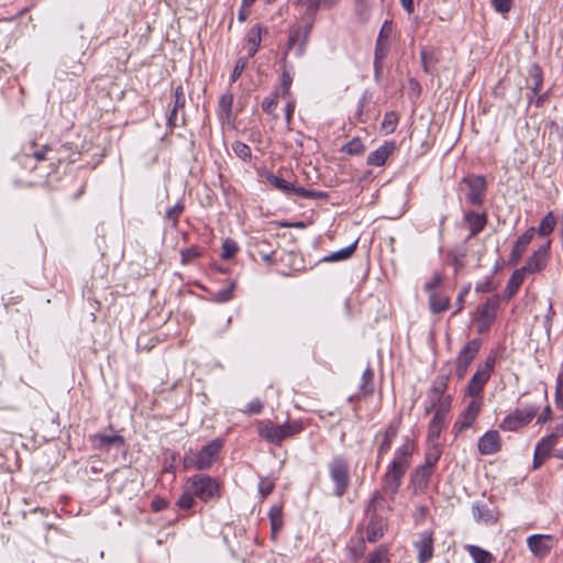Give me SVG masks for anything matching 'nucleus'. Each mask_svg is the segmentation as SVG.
I'll return each instance as SVG.
<instances>
[{
	"mask_svg": "<svg viewBox=\"0 0 563 563\" xmlns=\"http://www.w3.org/2000/svg\"><path fill=\"white\" fill-rule=\"evenodd\" d=\"M415 450V442L408 437H405L401 445L395 450L394 457L382 476V492H374L367 504L366 512L368 516L376 512L378 501L383 498L382 493L389 495V498L394 500L399 492L402 478L411 465Z\"/></svg>",
	"mask_w": 563,
	"mask_h": 563,
	"instance_id": "nucleus-1",
	"label": "nucleus"
},
{
	"mask_svg": "<svg viewBox=\"0 0 563 563\" xmlns=\"http://www.w3.org/2000/svg\"><path fill=\"white\" fill-rule=\"evenodd\" d=\"M303 428L300 420H287L283 424H275L265 419L260 420L256 424L258 435L274 445H280L284 440L301 433Z\"/></svg>",
	"mask_w": 563,
	"mask_h": 563,
	"instance_id": "nucleus-2",
	"label": "nucleus"
},
{
	"mask_svg": "<svg viewBox=\"0 0 563 563\" xmlns=\"http://www.w3.org/2000/svg\"><path fill=\"white\" fill-rule=\"evenodd\" d=\"M329 476L333 483V494L342 497L346 494L351 483L349 460L343 455H335L328 464Z\"/></svg>",
	"mask_w": 563,
	"mask_h": 563,
	"instance_id": "nucleus-3",
	"label": "nucleus"
},
{
	"mask_svg": "<svg viewBox=\"0 0 563 563\" xmlns=\"http://www.w3.org/2000/svg\"><path fill=\"white\" fill-rule=\"evenodd\" d=\"M187 485L196 498L203 503L221 497L220 483L209 475L195 474L187 479Z\"/></svg>",
	"mask_w": 563,
	"mask_h": 563,
	"instance_id": "nucleus-4",
	"label": "nucleus"
},
{
	"mask_svg": "<svg viewBox=\"0 0 563 563\" xmlns=\"http://www.w3.org/2000/svg\"><path fill=\"white\" fill-rule=\"evenodd\" d=\"M223 446V441L214 439L205 446L201 448L191 456L185 457V466L194 467L199 471L209 470L212 464L217 461L219 453Z\"/></svg>",
	"mask_w": 563,
	"mask_h": 563,
	"instance_id": "nucleus-5",
	"label": "nucleus"
},
{
	"mask_svg": "<svg viewBox=\"0 0 563 563\" xmlns=\"http://www.w3.org/2000/svg\"><path fill=\"white\" fill-rule=\"evenodd\" d=\"M266 180L274 188L279 190L286 196H299L307 199H328V194L324 191L309 190L300 186H296L294 183L288 181L273 173L266 175Z\"/></svg>",
	"mask_w": 563,
	"mask_h": 563,
	"instance_id": "nucleus-6",
	"label": "nucleus"
},
{
	"mask_svg": "<svg viewBox=\"0 0 563 563\" xmlns=\"http://www.w3.org/2000/svg\"><path fill=\"white\" fill-rule=\"evenodd\" d=\"M539 407L536 405H527L523 408L516 409L506 416L500 423V428L506 431H517L528 424L537 415Z\"/></svg>",
	"mask_w": 563,
	"mask_h": 563,
	"instance_id": "nucleus-7",
	"label": "nucleus"
},
{
	"mask_svg": "<svg viewBox=\"0 0 563 563\" xmlns=\"http://www.w3.org/2000/svg\"><path fill=\"white\" fill-rule=\"evenodd\" d=\"M449 377L450 372L448 371L445 373H440L432 382V386L427 393V405L424 408L426 415H429L432 409H434L449 396L445 394L448 389Z\"/></svg>",
	"mask_w": 563,
	"mask_h": 563,
	"instance_id": "nucleus-8",
	"label": "nucleus"
},
{
	"mask_svg": "<svg viewBox=\"0 0 563 563\" xmlns=\"http://www.w3.org/2000/svg\"><path fill=\"white\" fill-rule=\"evenodd\" d=\"M461 186L466 188V200L472 206H482L485 200L486 179L482 175L464 177Z\"/></svg>",
	"mask_w": 563,
	"mask_h": 563,
	"instance_id": "nucleus-9",
	"label": "nucleus"
},
{
	"mask_svg": "<svg viewBox=\"0 0 563 563\" xmlns=\"http://www.w3.org/2000/svg\"><path fill=\"white\" fill-rule=\"evenodd\" d=\"M494 365L495 357L488 356L485 362L477 367L467 385V393L470 396L475 397L483 391L485 384L488 382L494 371Z\"/></svg>",
	"mask_w": 563,
	"mask_h": 563,
	"instance_id": "nucleus-10",
	"label": "nucleus"
},
{
	"mask_svg": "<svg viewBox=\"0 0 563 563\" xmlns=\"http://www.w3.org/2000/svg\"><path fill=\"white\" fill-rule=\"evenodd\" d=\"M481 344L479 339H473L460 351L455 362V375L459 379L465 377L468 366L479 352Z\"/></svg>",
	"mask_w": 563,
	"mask_h": 563,
	"instance_id": "nucleus-11",
	"label": "nucleus"
},
{
	"mask_svg": "<svg viewBox=\"0 0 563 563\" xmlns=\"http://www.w3.org/2000/svg\"><path fill=\"white\" fill-rule=\"evenodd\" d=\"M400 427V419H395L388 423L385 429L379 430L375 434L377 441V461L379 464L384 455L390 450L394 440L396 439Z\"/></svg>",
	"mask_w": 563,
	"mask_h": 563,
	"instance_id": "nucleus-12",
	"label": "nucleus"
},
{
	"mask_svg": "<svg viewBox=\"0 0 563 563\" xmlns=\"http://www.w3.org/2000/svg\"><path fill=\"white\" fill-rule=\"evenodd\" d=\"M312 26L313 21L307 23L303 26H297L290 30L287 41V49L290 51L294 46H296L297 57H301L306 53Z\"/></svg>",
	"mask_w": 563,
	"mask_h": 563,
	"instance_id": "nucleus-13",
	"label": "nucleus"
},
{
	"mask_svg": "<svg viewBox=\"0 0 563 563\" xmlns=\"http://www.w3.org/2000/svg\"><path fill=\"white\" fill-rule=\"evenodd\" d=\"M481 407L482 402L477 399H473L468 402L453 424L452 432L455 437L473 426L481 412Z\"/></svg>",
	"mask_w": 563,
	"mask_h": 563,
	"instance_id": "nucleus-14",
	"label": "nucleus"
},
{
	"mask_svg": "<svg viewBox=\"0 0 563 563\" xmlns=\"http://www.w3.org/2000/svg\"><path fill=\"white\" fill-rule=\"evenodd\" d=\"M417 550L418 563H428L433 558L434 552V538L431 530L422 531L418 534L417 539L412 543Z\"/></svg>",
	"mask_w": 563,
	"mask_h": 563,
	"instance_id": "nucleus-15",
	"label": "nucleus"
},
{
	"mask_svg": "<svg viewBox=\"0 0 563 563\" xmlns=\"http://www.w3.org/2000/svg\"><path fill=\"white\" fill-rule=\"evenodd\" d=\"M528 549L537 558L547 556L553 547V537L550 534H532L527 539Z\"/></svg>",
	"mask_w": 563,
	"mask_h": 563,
	"instance_id": "nucleus-16",
	"label": "nucleus"
},
{
	"mask_svg": "<svg viewBox=\"0 0 563 563\" xmlns=\"http://www.w3.org/2000/svg\"><path fill=\"white\" fill-rule=\"evenodd\" d=\"M478 452L482 455H492L500 451L501 439L496 430L485 432L477 442Z\"/></svg>",
	"mask_w": 563,
	"mask_h": 563,
	"instance_id": "nucleus-17",
	"label": "nucleus"
},
{
	"mask_svg": "<svg viewBox=\"0 0 563 563\" xmlns=\"http://www.w3.org/2000/svg\"><path fill=\"white\" fill-rule=\"evenodd\" d=\"M550 249V242L545 245L540 246L527 261L526 265L520 267L525 269V273L534 274L542 271L548 263V254Z\"/></svg>",
	"mask_w": 563,
	"mask_h": 563,
	"instance_id": "nucleus-18",
	"label": "nucleus"
},
{
	"mask_svg": "<svg viewBox=\"0 0 563 563\" xmlns=\"http://www.w3.org/2000/svg\"><path fill=\"white\" fill-rule=\"evenodd\" d=\"M276 247L266 239H255L252 243V255L258 256L263 262L268 265L275 263Z\"/></svg>",
	"mask_w": 563,
	"mask_h": 563,
	"instance_id": "nucleus-19",
	"label": "nucleus"
},
{
	"mask_svg": "<svg viewBox=\"0 0 563 563\" xmlns=\"http://www.w3.org/2000/svg\"><path fill=\"white\" fill-rule=\"evenodd\" d=\"M186 104V96L184 92V88L181 86H177L174 91V104L168 118L169 126H179L185 125V117L181 115L178 118V111L183 110Z\"/></svg>",
	"mask_w": 563,
	"mask_h": 563,
	"instance_id": "nucleus-20",
	"label": "nucleus"
},
{
	"mask_svg": "<svg viewBox=\"0 0 563 563\" xmlns=\"http://www.w3.org/2000/svg\"><path fill=\"white\" fill-rule=\"evenodd\" d=\"M386 522L383 517L377 512H373L369 516V521L366 526V539L371 543L377 542L385 532Z\"/></svg>",
	"mask_w": 563,
	"mask_h": 563,
	"instance_id": "nucleus-21",
	"label": "nucleus"
},
{
	"mask_svg": "<svg viewBox=\"0 0 563 563\" xmlns=\"http://www.w3.org/2000/svg\"><path fill=\"white\" fill-rule=\"evenodd\" d=\"M395 148L396 145L394 142H384L379 147L368 154L366 163L371 166L380 167L386 163Z\"/></svg>",
	"mask_w": 563,
	"mask_h": 563,
	"instance_id": "nucleus-22",
	"label": "nucleus"
},
{
	"mask_svg": "<svg viewBox=\"0 0 563 563\" xmlns=\"http://www.w3.org/2000/svg\"><path fill=\"white\" fill-rule=\"evenodd\" d=\"M536 233V229L533 227L527 229L515 242L511 253H510V260L517 264L518 261L521 258V256L525 254L527 246L532 241Z\"/></svg>",
	"mask_w": 563,
	"mask_h": 563,
	"instance_id": "nucleus-23",
	"label": "nucleus"
},
{
	"mask_svg": "<svg viewBox=\"0 0 563 563\" xmlns=\"http://www.w3.org/2000/svg\"><path fill=\"white\" fill-rule=\"evenodd\" d=\"M464 221L467 223L470 229L468 238H473L481 233L487 224V213H477L475 211H466L464 213Z\"/></svg>",
	"mask_w": 563,
	"mask_h": 563,
	"instance_id": "nucleus-24",
	"label": "nucleus"
},
{
	"mask_svg": "<svg viewBox=\"0 0 563 563\" xmlns=\"http://www.w3.org/2000/svg\"><path fill=\"white\" fill-rule=\"evenodd\" d=\"M433 468L421 465L411 474L410 484L415 487L416 492L424 490L430 482Z\"/></svg>",
	"mask_w": 563,
	"mask_h": 563,
	"instance_id": "nucleus-25",
	"label": "nucleus"
},
{
	"mask_svg": "<svg viewBox=\"0 0 563 563\" xmlns=\"http://www.w3.org/2000/svg\"><path fill=\"white\" fill-rule=\"evenodd\" d=\"M500 306L499 295H494L486 299L485 303L478 309V319L495 321L497 310Z\"/></svg>",
	"mask_w": 563,
	"mask_h": 563,
	"instance_id": "nucleus-26",
	"label": "nucleus"
},
{
	"mask_svg": "<svg viewBox=\"0 0 563 563\" xmlns=\"http://www.w3.org/2000/svg\"><path fill=\"white\" fill-rule=\"evenodd\" d=\"M340 0H297L308 14H316L320 9L329 10L335 7Z\"/></svg>",
	"mask_w": 563,
	"mask_h": 563,
	"instance_id": "nucleus-27",
	"label": "nucleus"
},
{
	"mask_svg": "<svg viewBox=\"0 0 563 563\" xmlns=\"http://www.w3.org/2000/svg\"><path fill=\"white\" fill-rule=\"evenodd\" d=\"M473 518L477 522L485 525H493L496 521V517L489 507L484 503H475L472 506Z\"/></svg>",
	"mask_w": 563,
	"mask_h": 563,
	"instance_id": "nucleus-28",
	"label": "nucleus"
},
{
	"mask_svg": "<svg viewBox=\"0 0 563 563\" xmlns=\"http://www.w3.org/2000/svg\"><path fill=\"white\" fill-rule=\"evenodd\" d=\"M267 33V29L261 24H255L247 33L249 56L252 57L258 51L262 41V34Z\"/></svg>",
	"mask_w": 563,
	"mask_h": 563,
	"instance_id": "nucleus-29",
	"label": "nucleus"
},
{
	"mask_svg": "<svg viewBox=\"0 0 563 563\" xmlns=\"http://www.w3.org/2000/svg\"><path fill=\"white\" fill-rule=\"evenodd\" d=\"M529 81H530V90L533 96H537L543 85V75L542 69L538 64H533L528 73Z\"/></svg>",
	"mask_w": 563,
	"mask_h": 563,
	"instance_id": "nucleus-30",
	"label": "nucleus"
},
{
	"mask_svg": "<svg viewBox=\"0 0 563 563\" xmlns=\"http://www.w3.org/2000/svg\"><path fill=\"white\" fill-rule=\"evenodd\" d=\"M358 240H355L352 244L343 247L339 251L332 252L329 255L324 256L322 262H340L350 258L356 250Z\"/></svg>",
	"mask_w": 563,
	"mask_h": 563,
	"instance_id": "nucleus-31",
	"label": "nucleus"
},
{
	"mask_svg": "<svg viewBox=\"0 0 563 563\" xmlns=\"http://www.w3.org/2000/svg\"><path fill=\"white\" fill-rule=\"evenodd\" d=\"M465 549L474 563H492L494 561L493 554L478 545L468 544Z\"/></svg>",
	"mask_w": 563,
	"mask_h": 563,
	"instance_id": "nucleus-32",
	"label": "nucleus"
},
{
	"mask_svg": "<svg viewBox=\"0 0 563 563\" xmlns=\"http://www.w3.org/2000/svg\"><path fill=\"white\" fill-rule=\"evenodd\" d=\"M525 277H526L525 269H521V268L516 269L510 275V277L507 282V286H506V294H507L508 298L512 297L518 291V289L520 288V286L522 285L523 280H525Z\"/></svg>",
	"mask_w": 563,
	"mask_h": 563,
	"instance_id": "nucleus-33",
	"label": "nucleus"
},
{
	"mask_svg": "<svg viewBox=\"0 0 563 563\" xmlns=\"http://www.w3.org/2000/svg\"><path fill=\"white\" fill-rule=\"evenodd\" d=\"M389 49V41L376 40L374 51V69L376 73L382 68V62L388 55Z\"/></svg>",
	"mask_w": 563,
	"mask_h": 563,
	"instance_id": "nucleus-34",
	"label": "nucleus"
},
{
	"mask_svg": "<svg viewBox=\"0 0 563 563\" xmlns=\"http://www.w3.org/2000/svg\"><path fill=\"white\" fill-rule=\"evenodd\" d=\"M446 421V418L433 415L428 427V441L434 442L439 439L442 430L445 428Z\"/></svg>",
	"mask_w": 563,
	"mask_h": 563,
	"instance_id": "nucleus-35",
	"label": "nucleus"
},
{
	"mask_svg": "<svg viewBox=\"0 0 563 563\" xmlns=\"http://www.w3.org/2000/svg\"><path fill=\"white\" fill-rule=\"evenodd\" d=\"M559 433L552 432L551 434L542 438L536 445L537 451L541 452L543 457H549L554 445L558 443Z\"/></svg>",
	"mask_w": 563,
	"mask_h": 563,
	"instance_id": "nucleus-36",
	"label": "nucleus"
},
{
	"mask_svg": "<svg viewBox=\"0 0 563 563\" xmlns=\"http://www.w3.org/2000/svg\"><path fill=\"white\" fill-rule=\"evenodd\" d=\"M268 518L271 521L272 534L273 537L283 528V508L279 505H274L268 512Z\"/></svg>",
	"mask_w": 563,
	"mask_h": 563,
	"instance_id": "nucleus-37",
	"label": "nucleus"
},
{
	"mask_svg": "<svg viewBox=\"0 0 563 563\" xmlns=\"http://www.w3.org/2000/svg\"><path fill=\"white\" fill-rule=\"evenodd\" d=\"M555 224H556V219H555L553 212L552 211L548 212L543 217V219L541 220V222L537 229L538 235L541 238L550 235L553 232Z\"/></svg>",
	"mask_w": 563,
	"mask_h": 563,
	"instance_id": "nucleus-38",
	"label": "nucleus"
},
{
	"mask_svg": "<svg viewBox=\"0 0 563 563\" xmlns=\"http://www.w3.org/2000/svg\"><path fill=\"white\" fill-rule=\"evenodd\" d=\"M430 309L433 313L444 312L450 306V298L440 294L429 296Z\"/></svg>",
	"mask_w": 563,
	"mask_h": 563,
	"instance_id": "nucleus-39",
	"label": "nucleus"
},
{
	"mask_svg": "<svg viewBox=\"0 0 563 563\" xmlns=\"http://www.w3.org/2000/svg\"><path fill=\"white\" fill-rule=\"evenodd\" d=\"M374 371L371 366H367L362 374L361 384H360V393L362 395H371L373 394L374 386Z\"/></svg>",
	"mask_w": 563,
	"mask_h": 563,
	"instance_id": "nucleus-40",
	"label": "nucleus"
},
{
	"mask_svg": "<svg viewBox=\"0 0 563 563\" xmlns=\"http://www.w3.org/2000/svg\"><path fill=\"white\" fill-rule=\"evenodd\" d=\"M99 441V445L101 448H104L106 450H109L111 446H120L123 445L124 440L119 434H96L95 437Z\"/></svg>",
	"mask_w": 563,
	"mask_h": 563,
	"instance_id": "nucleus-41",
	"label": "nucleus"
},
{
	"mask_svg": "<svg viewBox=\"0 0 563 563\" xmlns=\"http://www.w3.org/2000/svg\"><path fill=\"white\" fill-rule=\"evenodd\" d=\"M351 559L358 560L365 554L366 544L365 540L360 537L355 540L351 541V544L347 547Z\"/></svg>",
	"mask_w": 563,
	"mask_h": 563,
	"instance_id": "nucleus-42",
	"label": "nucleus"
},
{
	"mask_svg": "<svg viewBox=\"0 0 563 563\" xmlns=\"http://www.w3.org/2000/svg\"><path fill=\"white\" fill-rule=\"evenodd\" d=\"M232 147V151L234 152V154L240 158L242 159L243 162H250L251 158H252V151H251V147L241 142V141H234L231 145Z\"/></svg>",
	"mask_w": 563,
	"mask_h": 563,
	"instance_id": "nucleus-43",
	"label": "nucleus"
},
{
	"mask_svg": "<svg viewBox=\"0 0 563 563\" xmlns=\"http://www.w3.org/2000/svg\"><path fill=\"white\" fill-rule=\"evenodd\" d=\"M201 255V249L196 245H192L190 247L180 250V262L183 265H187L197 260L198 257H200Z\"/></svg>",
	"mask_w": 563,
	"mask_h": 563,
	"instance_id": "nucleus-44",
	"label": "nucleus"
},
{
	"mask_svg": "<svg viewBox=\"0 0 563 563\" xmlns=\"http://www.w3.org/2000/svg\"><path fill=\"white\" fill-rule=\"evenodd\" d=\"M234 288H235V283L231 282L228 287L213 292L212 300L214 302H219V303L230 301L233 298Z\"/></svg>",
	"mask_w": 563,
	"mask_h": 563,
	"instance_id": "nucleus-45",
	"label": "nucleus"
},
{
	"mask_svg": "<svg viewBox=\"0 0 563 563\" xmlns=\"http://www.w3.org/2000/svg\"><path fill=\"white\" fill-rule=\"evenodd\" d=\"M195 498L196 496L191 493L188 485H186V490L179 496L177 506L183 510H189L196 505Z\"/></svg>",
	"mask_w": 563,
	"mask_h": 563,
	"instance_id": "nucleus-46",
	"label": "nucleus"
},
{
	"mask_svg": "<svg viewBox=\"0 0 563 563\" xmlns=\"http://www.w3.org/2000/svg\"><path fill=\"white\" fill-rule=\"evenodd\" d=\"M388 549L379 545L375 551L368 554L364 563H388Z\"/></svg>",
	"mask_w": 563,
	"mask_h": 563,
	"instance_id": "nucleus-47",
	"label": "nucleus"
},
{
	"mask_svg": "<svg viewBox=\"0 0 563 563\" xmlns=\"http://www.w3.org/2000/svg\"><path fill=\"white\" fill-rule=\"evenodd\" d=\"M365 151V146L363 145L361 139L353 137L343 147L342 152L349 155H360Z\"/></svg>",
	"mask_w": 563,
	"mask_h": 563,
	"instance_id": "nucleus-48",
	"label": "nucleus"
},
{
	"mask_svg": "<svg viewBox=\"0 0 563 563\" xmlns=\"http://www.w3.org/2000/svg\"><path fill=\"white\" fill-rule=\"evenodd\" d=\"M441 450L438 445H433L431 449H429L427 452H426V455H424V464L427 467H431L433 468L435 466V464L438 463V461L440 460L441 457Z\"/></svg>",
	"mask_w": 563,
	"mask_h": 563,
	"instance_id": "nucleus-49",
	"label": "nucleus"
},
{
	"mask_svg": "<svg viewBox=\"0 0 563 563\" xmlns=\"http://www.w3.org/2000/svg\"><path fill=\"white\" fill-rule=\"evenodd\" d=\"M185 206L181 201H178L174 207L166 211V219L172 222V227L176 228L178 224V217L184 211Z\"/></svg>",
	"mask_w": 563,
	"mask_h": 563,
	"instance_id": "nucleus-50",
	"label": "nucleus"
},
{
	"mask_svg": "<svg viewBox=\"0 0 563 563\" xmlns=\"http://www.w3.org/2000/svg\"><path fill=\"white\" fill-rule=\"evenodd\" d=\"M278 104V93L273 92L262 101V110L267 114H273Z\"/></svg>",
	"mask_w": 563,
	"mask_h": 563,
	"instance_id": "nucleus-51",
	"label": "nucleus"
},
{
	"mask_svg": "<svg viewBox=\"0 0 563 563\" xmlns=\"http://www.w3.org/2000/svg\"><path fill=\"white\" fill-rule=\"evenodd\" d=\"M238 251H239V247H238L236 242L231 239H227L222 243L221 257L223 260H229V258L233 257Z\"/></svg>",
	"mask_w": 563,
	"mask_h": 563,
	"instance_id": "nucleus-52",
	"label": "nucleus"
},
{
	"mask_svg": "<svg viewBox=\"0 0 563 563\" xmlns=\"http://www.w3.org/2000/svg\"><path fill=\"white\" fill-rule=\"evenodd\" d=\"M452 396H448L441 404H439L432 411L434 416L446 418L451 411Z\"/></svg>",
	"mask_w": 563,
	"mask_h": 563,
	"instance_id": "nucleus-53",
	"label": "nucleus"
},
{
	"mask_svg": "<svg viewBox=\"0 0 563 563\" xmlns=\"http://www.w3.org/2000/svg\"><path fill=\"white\" fill-rule=\"evenodd\" d=\"M292 84V77L289 71L284 70L280 76V87L283 98L290 97V87Z\"/></svg>",
	"mask_w": 563,
	"mask_h": 563,
	"instance_id": "nucleus-54",
	"label": "nucleus"
},
{
	"mask_svg": "<svg viewBox=\"0 0 563 563\" xmlns=\"http://www.w3.org/2000/svg\"><path fill=\"white\" fill-rule=\"evenodd\" d=\"M555 406L561 410L563 409V372L556 377Z\"/></svg>",
	"mask_w": 563,
	"mask_h": 563,
	"instance_id": "nucleus-55",
	"label": "nucleus"
},
{
	"mask_svg": "<svg viewBox=\"0 0 563 563\" xmlns=\"http://www.w3.org/2000/svg\"><path fill=\"white\" fill-rule=\"evenodd\" d=\"M442 282V276L440 274H434L426 284H424V291L431 296L434 294H438L435 289L439 287V285Z\"/></svg>",
	"mask_w": 563,
	"mask_h": 563,
	"instance_id": "nucleus-56",
	"label": "nucleus"
},
{
	"mask_svg": "<svg viewBox=\"0 0 563 563\" xmlns=\"http://www.w3.org/2000/svg\"><path fill=\"white\" fill-rule=\"evenodd\" d=\"M490 4L496 12L506 14L511 10L512 0H490Z\"/></svg>",
	"mask_w": 563,
	"mask_h": 563,
	"instance_id": "nucleus-57",
	"label": "nucleus"
},
{
	"mask_svg": "<svg viewBox=\"0 0 563 563\" xmlns=\"http://www.w3.org/2000/svg\"><path fill=\"white\" fill-rule=\"evenodd\" d=\"M275 488V483L271 478H261L258 483V492L262 497H267Z\"/></svg>",
	"mask_w": 563,
	"mask_h": 563,
	"instance_id": "nucleus-58",
	"label": "nucleus"
},
{
	"mask_svg": "<svg viewBox=\"0 0 563 563\" xmlns=\"http://www.w3.org/2000/svg\"><path fill=\"white\" fill-rule=\"evenodd\" d=\"M232 104H233V95L228 93V95H223L220 98L219 108H220L221 112L224 113L227 117H229L231 114Z\"/></svg>",
	"mask_w": 563,
	"mask_h": 563,
	"instance_id": "nucleus-59",
	"label": "nucleus"
},
{
	"mask_svg": "<svg viewBox=\"0 0 563 563\" xmlns=\"http://www.w3.org/2000/svg\"><path fill=\"white\" fill-rule=\"evenodd\" d=\"M246 66H247V58L246 57L239 58L235 63V66L231 74L230 80L232 82L236 81L239 79V77L242 75L243 70L246 68Z\"/></svg>",
	"mask_w": 563,
	"mask_h": 563,
	"instance_id": "nucleus-60",
	"label": "nucleus"
},
{
	"mask_svg": "<svg viewBox=\"0 0 563 563\" xmlns=\"http://www.w3.org/2000/svg\"><path fill=\"white\" fill-rule=\"evenodd\" d=\"M397 115L394 112H388L385 114L383 120V128L388 132H394L397 126Z\"/></svg>",
	"mask_w": 563,
	"mask_h": 563,
	"instance_id": "nucleus-61",
	"label": "nucleus"
},
{
	"mask_svg": "<svg viewBox=\"0 0 563 563\" xmlns=\"http://www.w3.org/2000/svg\"><path fill=\"white\" fill-rule=\"evenodd\" d=\"M420 57L422 62V66L426 73H432V64L437 60L433 58L432 54L428 53L424 48L420 52Z\"/></svg>",
	"mask_w": 563,
	"mask_h": 563,
	"instance_id": "nucleus-62",
	"label": "nucleus"
},
{
	"mask_svg": "<svg viewBox=\"0 0 563 563\" xmlns=\"http://www.w3.org/2000/svg\"><path fill=\"white\" fill-rule=\"evenodd\" d=\"M393 33V21L385 20L376 40L389 41V37Z\"/></svg>",
	"mask_w": 563,
	"mask_h": 563,
	"instance_id": "nucleus-63",
	"label": "nucleus"
},
{
	"mask_svg": "<svg viewBox=\"0 0 563 563\" xmlns=\"http://www.w3.org/2000/svg\"><path fill=\"white\" fill-rule=\"evenodd\" d=\"M168 507V501L161 497V496H154L152 501H151V509L155 512H159V511H163L165 509H167Z\"/></svg>",
	"mask_w": 563,
	"mask_h": 563,
	"instance_id": "nucleus-64",
	"label": "nucleus"
}]
</instances>
